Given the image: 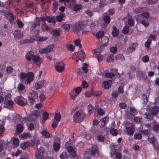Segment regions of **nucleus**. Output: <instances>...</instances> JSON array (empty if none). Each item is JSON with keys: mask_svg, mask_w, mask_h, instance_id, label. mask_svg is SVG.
Masks as SVG:
<instances>
[{"mask_svg": "<svg viewBox=\"0 0 159 159\" xmlns=\"http://www.w3.org/2000/svg\"><path fill=\"white\" fill-rule=\"evenodd\" d=\"M20 81L25 80V83L27 84H30L34 79V75L31 72L27 73L21 72L20 74Z\"/></svg>", "mask_w": 159, "mask_h": 159, "instance_id": "f257e3e1", "label": "nucleus"}, {"mask_svg": "<svg viewBox=\"0 0 159 159\" xmlns=\"http://www.w3.org/2000/svg\"><path fill=\"white\" fill-rule=\"evenodd\" d=\"M98 147L96 145H93L91 147V150L87 149L85 151L84 154L83 159H92V157L90 155V153L93 156L95 157H98L99 155L98 151Z\"/></svg>", "mask_w": 159, "mask_h": 159, "instance_id": "f03ea898", "label": "nucleus"}, {"mask_svg": "<svg viewBox=\"0 0 159 159\" xmlns=\"http://www.w3.org/2000/svg\"><path fill=\"white\" fill-rule=\"evenodd\" d=\"M85 116V114L82 111H77L74 115V121L75 123L81 122L84 120Z\"/></svg>", "mask_w": 159, "mask_h": 159, "instance_id": "7ed1b4c3", "label": "nucleus"}, {"mask_svg": "<svg viewBox=\"0 0 159 159\" xmlns=\"http://www.w3.org/2000/svg\"><path fill=\"white\" fill-rule=\"evenodd\" d=\"M159 111V107L157 106H154L152 107L151 109V113L150 114L149 112L145 113L144 114V118L146 119H149L150 120H152L153 116H156Z\"/></svg>", "mask_w": 159, "mask_h": 159, "instance_id": "20e7f679", "label": "nucleus"}, {"mask_svg": "<svg viewBox=\"0 0 159 159\" xmlns=\"http://www.w3.org/2000/svg\"><path fill=\"white\" fill-rule=\"evenodd\" d=\"M0 12L3 14L6 17H7L8 20L10 22H12L14 20V17L12 13L6 10H0Z\"/></svg>", "mask_w": 159, "mask_h": 159, "instance_id": "39448f33", "label": "nucleus"}, {"mask_svg": "<svg viewBox=\"0 0 159 159\" xmlns=\"http://www.w3.org/2000/svg\"><path fill=\"white\" fill-rule=\"evenodd\" d=\"M55 70L59 72H62L65 68V65L62 61H59L54 63Z\"/></svg>", "mask_w": 159, "mask_h": 159, "instance_id": "423d86ee", "label": "nucleus"}, {"mask_svg": "<svg viewBox=\"0 0 159 159\" xmlns=\"http://www.w3.org/2000/svg\"><path fill=\"white\" fill-rule=\"evenodd\" d=\"M45 152H44V149L42 147H40L39 149H38L36 152L35 157L37 159H41V157L46 156L44 155Z\"/></svg>", "mask_w": 159, "mask_h": 159, "instance_id": "0eeeda50", "label": "nucleus"}, {"mask_svg": "<svg viewBox=\"0 0 159 159\" xmlns=\"http://www.w3.org/2000/svg\"><path fill=\"white\" fill-rule=\"evenodd\" d=\"M85 27V25L81 21H80L75 23L74 26V29L76 31H79L83 30Z\"/></svg>", "mask_w": 159, "mask_h": 159, "instance_id": "6e6552de", "label": "nucleus"}, {"mask_svg": "<svg viewBox=\"0 0 159 159\" xmlns=\"http://www.w3.org/2000/svg\"><path fill=\"white\" fill-rule=\"evenodd\" d=\"M53 45H49L45 48L39 50V52L41 54L49 53L53 51Z\"/></svg>", "mask_w": 159, "mask_h": 159, "instance_id": "1a4fd4ad", "label": "nucleus"}, {"mask_svg": "<svg viewBox=\"0 0 159 159\" xmlns=\"http://www.w3.org/2000/svg\"><path fill=\"white\" fill-rule=\"evenodd\" d=\"M116 149L115 146H113L111 147V157H113V155L115 154L116 159H121V152H117L116 153Z\"/></svg>", "mask_w": 159, "mask_h": 159, "instance_id": "9d476101", "label": "nucleus"}, {"mask_svg": "<svg viewBox=\"0 0 159 159\" xmlns=\"http://www.w3.org/2000/svg\"><path fill=\"white\" fill-rule=\"evenodd\" d=\"M47 21L49 23H52L53 24L56 23V18L55 16H53L51 18L48 16L43 17L42 18V21Z\"/></svg>", "mask_w": 159, "mask_h": 159, "instance_id": "9b49d317", "label": "nucleus"}, {"mask_svg": "<svg viewBox=\"0 0 159 159\" xmlns=\"http://www.w3.org/2000/svg\"><path fill=\"white\" fill-rule=\"evenodd\" d=\"M60 139L58 138H56L54 140V143L53 145L54 150L55 151H58L60 148V144L57 142H60Z\"/></svg>", "mask_w": 159, "mask_h": 159, "instance_id": "f8f14e48", "label": "nucleus"}, {"mask_svg": "<svg viewBox=\"0 0 159 159\" xmlns=\"http://www.w3.org/2000/svg\"><path fill=\"white\" fill-rule=\"evenodd\" d=\"M35 41V39L33 37H31L30 39H24L20 42V44L27 43H31Z\"/></svg>", "mask_w": 159, "mask_h": 159, "instance_id": "ddd939ff", "label": "nucleus"}, {"mask_svg": "<svg viewBox=\"0 0 159 159\" xmlns=\"http://www.w3.org/2000/svg\"><path fill=\"white\" fill-rule=\"evenodd\" d=\"M103 19L104 23L106 24H109L111 20L110 15L107 13H105L103 14Z\"/></svg>", "mask_w": 159, "mask_h": 159, "instance_id": "4468645a", "label": "nucleus"}, {"mask_svg": "<svg viewBox=\"0 0 159 159\" xmlns=\"http://www.w3.org/2000/svg\"><path fill=\"white\" fill-rule=\"evenodd\" d=\"M68 152H69V156L71 157L74 158L76 155L75 152L74 151L72 147L71 146H69L67 148Z\"/></svg>", "mask_w": 159, "mask_h": 159, "instance_id": "2eb2a0df", "label": "nucleus"}, {"mask_svg": "<svg viewBox=\"0 0 159 159\" xmlns=\"http://www.w3.org/2000/svg\"><path fill=\"white\" fill-rule=\"evenodd\" d=\"M78 57L80 60L82 62L84 61L85 57V52L82 50L79 51L78 54Z\"/></svg>", "mask_w": 159, "mask_h": 159, "instance_id": "dca6fc26", "label": "nucleus"}, {"mask_svg": "<svg viewBox=\"0 0 159 159\" xmlns=\"http://www.w3.org/2000/svg\"><path fill=\"white\" fill-rule=\"evenodd\" d=\"M23 130V126L22 125L20 124H18L16 126V131L14 133L15 135L21 133Z\"/></svg>", "mask_w": 159, "mask_h": 159, "instance_id": "f3484780", "label": "nucleus"}, {"mask_svg": "<svg viewBox=\"0 0 159 159\" xmlns=\"http://www.w3.org/2000/svg\"><path fill=\"white\" fill-rule=\"evenodd\" d=\"M137 46V45H136L134 43L132 44L130 46L127 48V52L129 53H132L135 50V48Z\"/></svg>", "mask_w": 159, "mask_h": 159, "instance_id": "a211bd4d", "label": "nucleus"}, {"mask_svg": "<svg viewBox=\"0 0 159 159\" xmlns=\"http://www.w3.org/2000/svg\"><path fill=\"white\" fill-rule=\"evenodd\" d=\"M13 35L15 38L18 39L21 38L22 37V35L21 34L20 31L19 30H15L13 33Z\"/></svg>", "mask_w": 159, "mask_h": 159, "instance_id": "6ab92c4d", "label": "nucleus"}, {"mask_svg": "<svg viewBox=\"0 0 159 159\" xmlns=\"http://www.w3.org/2000/svg\"><path fill=\"white\" fill-rule=\"evenodd\" d=\"M45 81L44 80L39 81L38 83H35V87L36 89L41 88L44 84Z\"/></svg>", "mask_w": 159, "mask_h": 159, "instance_id": "aec40b11", "label": "nucleus"}, {"mask_svg": "<svg viewBox=\"0 0 159 159\" xmlns=\"http://www.w3.org/2000/svg\"><path fill=\"white\" fill-rule=\"evenodd\" d=\"M108 41V38L106 36L102 37L101 41L102 45L103 47L106 46Z\"/></svg>", "mask_w": 159, "mask_h": 159, "instance_id": "412c9836", "label": "nucleus"}, {"mask_svg": "<svg viewBox=\"0 0 159 159\" xmlns=\"http://www.w3.org/2000/svg\"><path fill=\"white\" fill-rule=\"evenodd\" d=\"M4 104L6 105L4 106L5 107L8 108L9 107V106H13L14 102L11 100H5Z\"/></svg>", "mask_w": 159, "mask_h": 159, "instance_id": "4be33fe9", "label": "nucleus"}, {"mask_svg": "<svg viewBox=\"0 0 159 159\" xmlns=\"http://www.w3.org/2000/svg\"><path fill=\"white\" fill-rule=\"evenodd\" d=\"M34 56L33 52L30 51L29 52L25 55V57L28 61H30L33 58Z\"/></svg>", "mask_w": 159, "mask_h": 159, "instance_id": "5701e85b", "label": "nucleus"}, {"mask_svg": "<svg viewBox=\"0 0 159 159\" xmlns=\"http://www.w3.org/2000/svg\"><path fill=\"white\" fill-rule=\"evenodd\" d=\"M40 113L39 111L35 110L31 115V118L34 120H36L39 116Z\"/></svg>", "mask_w": 159, "mask_h": 159, "instance_id": "b1692460", "label": "nucleus"}, {"mask_svg": "<svg viewBox=\"0 0 159 159\" xmlns=\"http://www.w3.org/2000/svg\"><path fill=\"white\" fill-rule=\"evenodd\" d=\"M113 30L111 33L113 37H116L119 34V30L115 26H113L112 27Z\"/></svg>", "mask_w": 159, "mask_h": 159, "instance_id": "393cba45", "label": "nucleus"}, {"mask_svg": "<svg viewBox=\"0 0 159 159\" xmlns=\"http://www.w3.org/2000/svg\"><path fill=\"white\" fill-rule=\"evenodd\" d=\"M35 41L37 42H42L47 40L48 38L46 36L41 37L39 35H37L35 38Z\"/></svg>", "mask_w": 159, "mask_h": 159, "instance_id": "a878e982", "label": "nucleus"}, {"mask_svg": "<svg viewBox=\"0 0 159 159\" xmlns=\"http://www.w3.org/2000/svg\"><path fill=\"white\" fill-rule=\"evenodd\" d=\"M151 125L153 126V129L154 131H158L159 130V124L155 120L153 121Z\"/></svg>", "mask_w": 159, "mask_h": 159, "instance_id": "bb28decb", "label": "nucleus"}, {"mask_svg": "<svg viewBox=\"0 0 159 159\" xmlns=\"http://www.w3.org/2000/svg\"><path fill=\"white\" fill-rule=\"evenodd\" d=\"M19 105L21 106H25L27 104V100H15Z\"/></svg>", "mask_w": 159, "mask_h": 159, "instance_id": "cd10ccee", "label": "nucleus"}, {"mask_svg": "<svg viewBox=\"0 0 159 159\" xmlns=\"http://www.w3.org/2000/svg\"><path fill=\"white\" fill-rule=\"evenodd\" d=\"M30 146V142H25L20 144L21 148L24 150L25 149Z\"/></svg>", "mask_w": 159, "mask_h": 159, "instance_id": "c85d7f7f", "label": "nucleus"}, {"mask_svg": "<svg viewBox=\"0 0 159 159\" xmlns=\"http://www.w3.org/2000/svg\"><path fill=\"white\" fill-rule=\"evenodd\" d=\"M144 8L143 7H138L136 8L134 11V13L138 14L143 12Z\"/></svg>", "mask_w": 159, "mask_h": 159, "instance_id": "c756f323", "label": "nucleus"}, {"mask_svg": "<svg viewBox=\"0 0 159 159\" xmlns=\"http://www.w3.org/2000/svg\"><path fill=\"white\" fill-rule=\"evenodd\" d=\"M110 82L108 81H105L103 82V84L105 89H108L111 87V84Z\"/></svg>", "mask_w": 159, "mask_h": 159, "instance_id": "7c9ffc66", "label": "nucleus"}, {"mask_svg": "<svg viewBox=\"0 0 159 159\" xmlns=\"http://www.w3.org/2000/svg\"><path fill=\"white\" fill-rule=\"evenodd\" d=\"M107 118L105 117L101 119L100 123H101V126L103 127H105L107 123Z\"/></svg>", "mask_w": 159, "mask_h": 159, "instance_id": "2f4dec72", "label": "nucleus"}, {"mask_svg": "<svg viewBox=\"0 0 159 159\" xmlns=\"http://www.w3.org/2000/svg\"><path fill=\"white\" fill-rule=\"evenodd\" d=\"M116 60H120L121 61H124L125 59L123 55L122 54H119L116 55L115 57Z\"/></svg>", "mask_w": 159, "mask_h": 159, "instance_id": "473e14b6", "label": "nucleus"}, {"mask_svg": "<svg viewBox=\"0 0 159 159\" xmlns=\"http://www.w3.org/2000/svg\"><path fill=\"white\" fill-rule=\"evenodd\" d=\"M126 130L127 131L128 135H132L134 133V129H133L131 127H126Z\"/></svg>", "mask_w": 159, "mask_h": 159, "instance_id": "72a5a7b5", "label": "nucleus"}, {"mask_svg": "<svg viewBox=\"0 0 159 159\" xmlns=\"http://www.w3.org/2000/svg\"><path fill=\"white\" fill-rule=\"evenodd\" d=\"M41 134L43 137L46 138H49L50 137V134L46 130H43L41 132Z\"/></svg>", "mask_w": 159, "mask_h": 159, "instance_id": "f704fd0d", "label": "nucleus"}, {"mask_svg": "<svg viewBox=\"0 0 159 159\" xmlns=\"http://www.w3.org/2000/svg\"><path fill=\"white\" fill-rule=\"evenodd\" d=\"M104 33L103 31H100L96 33L95 36L98 38H102L104 36Z\"/></svg>", "mask_w": 159, "mask_h": 159, "instance_id": "c9c22d12", "label": "nucleus"}, {"mask_svg": "<svg viewBox=\"0 0 159 159\" xmlns=\"http://www.w3.org/2000/svg\"><path fill=\"white\" fill-rule=\"evenodd\" d=\"M66 46L67 48V50L68 51H73L74 50L75 47L72 44H70L68 43L66 44Z\"/></svg>", "mask_w": 159, "mask_h": 159, "instance_id": "e433bc0d", "label": "nucleus"}, {"mask_svg": "<svg viewBox=\"0 0 159 159\" xmlns=\"http://www.w3.org/2000/svg\"><path fill=\"white\" fill-rule=\"evenodd\" d=\"M148 140L150 143L154 142L155 141V139L153 135L152 134H149L148 139Z\"/></svg>", "mask_w": 159, "mask_h": 159, "instance_id": "4c0bfd02", "label": "nucleus"}, {"mask_svg": "<svg viewBox=\"0 0 159 159\" xmlns=\"http://www.w3.org/2000/svg\"><path fill=\"white\" fill-rule=\"evenodd\" d=\"M64 16L63 13H61L59 15L56 16V20L58 22H61L62 20L63 17Z\"/></svg>", "mask_w": 159, "mask_h": 159, "instance_id": "58836bf2", "label": "nucleus"}, {"mask_svg": "<svg viewBox=\"0 0 159 159\" xmlns=\"http://www.w3.org/2000/svg\"><path fill=\"white\" fill-rule=\"evenodd\" d=\"M81 8V5L80 4H76L74 7V11H80Z\"/></svg>", "mask_w": 159, "mask_h": 159, "instance_id": "ea45409f", "label": "nucleus"}, {"mask_svg": "<svg viewBox=\"0 0 159 159\" xmlns=\"http://www.w3.org/2000/svg\"><path fill=\"white\" fill-rule=\"evenodd\" d=\"M69 95H70L71 98L73 99L75 98L78 95V94H76L74 89H73L70 93H69Z\"/></svg>", "mask_w": 159, "mask_h": 159, "instance_id": "a19ab883", "label": "nucleus"}, {"mask_svg": "<svg viewBox=\"0 0 159 159\" xmlns=\"http://www.w3.org/2000/svg\"><path fill=\"white\" fill-rule=\"evenodd\" d=\"M51 34L53 36H57L59 35L60 31L59 30H54L52 31Z\"/></svg>", "mask_w": 159, "mask_h": 159, "instance_id": "79ce46f5", "label": "nucleus"}, {"mask_svg": "<svg viewBox=\"0 0 159 159\" xmlns=\"http://www.w3.org/2000/svg\"><path fill=\"white\" fill-rule=\"evenodd\" d=\"M128 25L131 27L134 26V22L132 18H129L128 20Z\"/></svg>", "mask_w": 159, "mask_h": 159, "instance_id": "37998d69", "label": "nucleus"}, {"mask_svg": "<svg viewBox=\"0 0 159 159\" xmlns=\"http://www.w3.org/2000/svg\"><path fill=\"white\" fill-rule=\"evenodd\" d=\"M129 31V28L128 26H125L123 28L122 30V33L126 34H127Z\"/></svg>", "mask_w": 159, "mask_h": 159, "instance_id": "c03bdc74", "label": "nucleus"}, {"mask_svg": "<svg viewBox=\"0 0 159 159\" xmlns=\"http://www.w3.org/2000/svg\"><path fill=\"white\" fill-rule=\"evenodd\" d=\"M61 115L59 113H56L55 114L54 116V119L55 120L59 121L61 120Z\"/></svg>", "mask_w": 159, "mask_h": 159, "instance_id": "a18cd8bd", "label": "nucleus"}, {"mask_svg": "<svg viewBox=\"0 0 159 159\" xmlns=\"http://www.w3.org/2000/svg\"><path fill=\"white\" fill-rule=\"evenodd\" d=\"M17 24L19 28H22L24 25V23L19 19H17L16 20Z\"/></svg>", "mask_w": 159, "mask_h": 159, "instance_id": "49530a36", "label": "nucleus"}, {"mask_svg": "<svg viewBox=\"0 0 159 159\" xmlns=\"http://www.w3.org/2000/svg\"><path fill=\"white\" fill-rule=\"evenodd\" d=\"M134 120L136 123H140L141 122L142 118L141 117L138 116L134 117Z\"/></svg>", "mask_w": 159, "mask_h": 159, "instance_id": "de8ad7c7", "label": "nucleus"}, {"mask_svg": "<svg viewBox=\"0 0 159 159\" xmlns=\"http://www.w3.org/2000/svg\"><path fill=\"white\" fill-rule=\"evenodd\" d=\"M30 134L29 133H24L23 134L19 136L20 138H21L22 139H25L28 137H30Z\"/></svg>", "mask_w": 159, "mask_h": 159, "instance_id": "09e8293b", "label": "nucleus"}, {"mask_svg": "<svg viewBox=\"0 0 159 159\" xmlns=\"http://www.w3.org/2000/svg\"><path fill=\"white\" fill-rule=\"evenodd\" d=\"M107 62H111L114 61V55L113 54H110L108 56L107 59Z\"/></svg>", "mask_w": 159, "mask_h": 159, "instance_id": "8fccbe9b", "label": "nucleus"}, {"mask_svg": "<svg viewBox=\"0 0 159 159\" xmlns=\"http://www.w3.org/2000/svg\"><path fill=\"white\" fill-rule=\"evenodd\" d=\"M32 59L33 62L37 63L40 61V58L39 56L34 55Z\"/></svg>", "mask_w": 159, "mask_h": 159, "instance_id": "3c124183", "label": "nucleus"}, {"mask_svg": "<svg viewBox=\"0 0 159 159\" xmlns=\"http://www.w3.org/2000/svg\"><path fill=\"white\" fill-rule=\"evenodd\" d=\"M105 75L106 77L108 78H111L115 76V75L114 73H106Z\"/></svg>", "mask_w": 159, "mask_h": 159, "instance_id": "603ef678", "label": "nucleus"}, {"mask_svg": "<svg viewBox=\"0 0 159 159\" xmlns=\"http://www.w3.org/2000/svg\"><path fill=\"white\" fill-rule=\"evenodd\" d=\"M93 90L91 89L90 91L85 93V96L87 97H90L93 95Z\"/></svg>", "mask_w": 159, "mask_h": 159, "instance_id": "864d4df0", "label": "nucleus"}, {"mask_svg": "<svg viewBox=\"0 0 159 159\" xmlns=\"http://www.w3.org/2000/svg\"><path fill=\"white\" fill-rule=\"evenodd\" d=\"M74 89L75 91L76 94L78 95L81 91L82 88L81 87H76Z\"/></svg>", "mask_w": 159, "mask_h": 159, "instance_id": "5fc2aeb1", "label": "nucleus"}, {"mask_svg": "<svg viewBox=\"0 0 159 159\" xmlns=\"http://www.w3.org/2000/svg\"><path fill=\"white\" fill-rule=\"evenodd\" d=\"M74 43L75 45L79 46L80 48H81L82 45L80 43V41L79 39L75 40Z\"/></svg>", "mask_w": 159, "mask_h": 159, "instance_id": "6e6d98bb", "label": "nucleus"}, {"mask_svg": "<svg viewBox=\"0 0 159 159\" xmlns=\"http://www.w3.org/2000/svg\"><path fill=\"white\" fill-rule=\"evenodd\" d=\"M142 60L144 62L147 63L149 61V58L148 56L146 55L142 57Z\"/></svg>", "mask_w": 159, "mask_h": 159, "instance_id": "4d7b16f0", "label": "nucleus"}, {"mask_svg": "<svg viewBox=\"0 0 159 159\" xmlns=\"http://www.w3.org/2000/svg\"><path fill=\"white\" fill-rule=\"evenodd\" d=\"M111 133L113 136H116L117 134V130L114 128H111L110 130Z\"/></svg>", "mask_w": 159, "mask_h": 159, "instance_id": "13d9d810", "label": "nucleus"}, {"mask_svg": "<svg viewBox=\"0 0 159 159\" xmlns=\"http://www.w3.org/2000/svg\"><path fill=\"white\" fill-rule=\"evenodd\" d=\"M143 73L141 70H139L136 72V75L138 77L142 78L143 76Z\"/></svg>", "mask_w": 159, "mask_h": 159, "instance_id": "bf43d9fd", "label": "nucleus"}, {"mask_svg": "<svg viewBox=\"0 0 159 159\" xmlns=\"http://www.w3.org/2000/svg\"><path fill=\"white\" fill-rule=\"evenodd\" d=\"M63 27L66 31L68 32L70 28V25L68 24H64L63 25Z\"/></svg>", "mask_w": 159, "mask_h": 159, "instance_id": "052dcab7", "label": "nucleus"}, {"mask_svg": "<svg viewBox=\"0 0 159 159\" xmlns=\"http://www.w3.org/2000/svg\"><path fill=\"white\" fill-rule=\"evenodd\" d=\"M49 114L46 111H44L43 114V117L44 120H46L48 118Z\"/></svg>", "mask_w": 159, "mask_h": 159, "instance_id": "680f3d73", "label": "nucleus"}, {"mask_svg": "<svg viewBox=\"0 0 159 159\" xmlns=\"http://www.w3.org/2000/svg\"><path fill=\"white\" fill-rule=\"evenodd\" d=\"M140 22L145 27H147L149 25V23L144 20H141Z\"/></svg>", "mask_w": 159, "mask_h": 159, "instance_id": "e2e57ef3", "label": "nucleus"}, {"mask_svg": "<svg viewBox=\"0 0 159 159\" xmlns=\"http://www.w3.org/2000/svg\"><path fill=\"white\" fill-rule=\"evenodd\" d=\"M88 114L90 115L92 112L93 110V107L90 105H89L88 107Z\"/></svg>", "mask_w": 159, "mask_h": 159, "instance_id": "0e129e2a", "label": "nucleus"}, {"mask_svg": "<svg viewBox=\"0 0 159 159\" xmlns=\"http://www.w3.org/2000/svg\"><path fill=\"white\" fill-rule=\"evenodd\" d=\"M13 143L14 145L17 147L19 145V140L18 138H14L13 140Z\"/></svg>", "mask_w": 159, "mask_h": 159, "instance_id": "69168bd1", "label": "nucleus"}, {"mask_svg": "<svg viewBox=\"0 0 159 159\" xmlns=\"http://www.w3.org/2000/svg\"><path fill=\"white\" fill-rule=\"evenodd\" d=\"M97 110L98 114L99 115H103L104 114V111L103 109L101 108H97Z\"/></svg>", "mask_w": 159, "mask_h": 159, "instance_id": "338daca9", "label": "nucleus"}, {"mask_svg": "<svg viewBox=\"0 0 159 159\" xmlns=\"http://www.w3.org/2000/svg\"><path fill=\"white\" fill-rule=\"evenodd\" d=\"M13 69L12 67L10 66L7 67L6 68L7 72L8 74H10L12 73Z\"/></svg>", "mask_w": 159, "mask_h": 159, "instance_id": "774afa93", "label": "nucleus"}]
</instances>
